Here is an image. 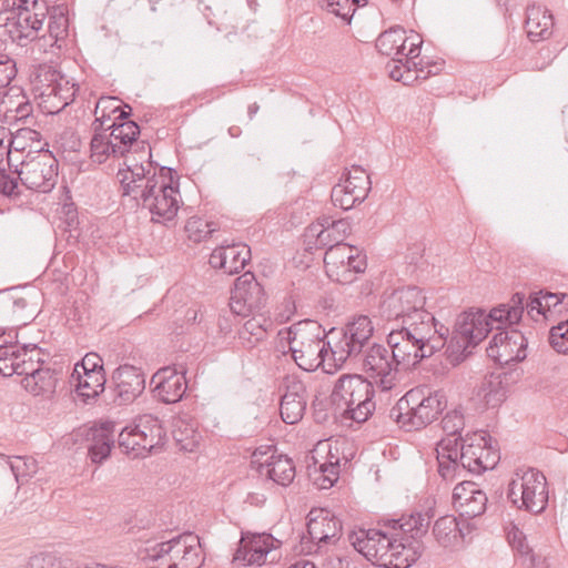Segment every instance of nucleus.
<instances>
[{
    "mask_svg": "<svg viewBox=\"0 0 568 568\" xmlns=\"http://www.w3.org/2000/svg\"><path fill=\"white\" fill-rule=\"evenodd\" d=\"M525 298L524 293L517 292L509 303L499 304L488 313L481 307L460 313L446 348L449 363L456 366L464 362L493 329L498 332L486 348L487 356L499 365L523 362L527 357L528 338L511 326L523 317Z\"/></svg>",
    "mask_w": 568,
    "mask_h": 568,
    "instance_id": "nucleus-1",
    "label": "nucleus"
},
{
    "mask_svg": "<svg viewBox=\"0 0 568 568\" xmlns=\"http://www.w3.org/2000/svg\"><path fill=\"white\" fill-rule=\"evenodd\" d=\"M426 296L415 285L397 287L385 294L379 305L381 315L397 323L387 335L394 356L405 365H418L444 346L447 347L449 328L425 310Z\"/></svg>",
    "mask_w": 568,
    "mask_h": 568,
    "instance_id": "nucleus-2",
    "label": "nucleus"
},
{
    "mask_svg": "<svg viewBox=\"0 0 568 568\" xmlns=\"http://www.w3.org/2000/svg\"><path fill=\"white\" fill-rule=\"evenodd\" d=\"M282 341L288 344L294 362L305 372H314L323 366L327 358L333 359L334 345L322 325L304 320L280 331Z\"/></svg>",
    "mask_w": 568,
    "mask_h": 568,
    "instance_id": "nucleus-3",
    "label": "nucleus"
},
{
    "mask_svg": "<svg viewBox=\"0 0 568 568\" xmlns=\"http://www.w3.org/2000/svg\"><path fill=\"white\" fill-rule=\"evenodd\" d=\"M106 120H111L110 115L104 112L101 116H97L92 122L93 135L90 142L91 158L93 161L102 164L109 158L124 155L130 151L132 145H136L145 153V143L139 141L141 128L136 122H126L113 124V122L104 126Z\"/></svg>",
    "mask_w": 568,
    "mask_h": 568,
    "instance_id": "nucleus-4",
    "label": "nucleus"
},
{
    "mask_svg": "<svg viewBox=\"0 0 568 568\" xmlns=\"http://www.w3.org/2000/svg\"><path fill=\"white\" fill-rule=\"evenodd\" d=\"M179 175L174 169L168 166L154 170L153 176L144 184L141 194L133 199L138 205L148 209L152 214L153 223L173 221L179 211Z\"/></svg>",
    "mask_w": 568,
    "mask_h": 568,
    "instance_id": "nucleus-5",
    "label": "nucleus"
},
{
    "mask_svg": "<svg viewBox=\"0 0 568 568\" xmlns=\"http://www.w3.org/2000/svg\"><path fill=\"white\" fill-rule=\"evenodd\" d=\"M446 400L439 393L424 394V389L412 388L389 409L388 417L406 432L420 430L432 424L444 410Z\"/></svg>",
    "mask_w": 568,
    "mask_h": 568,
    "instance_id": "nucleus-6",
    "label": "nucleus"
},
{
    "mask_svg": "<svg viewBox=\"0 0 568 568\" xmlns=\"http://www.w3.org/2000/svg\"><path fill=\"white\" fill-rule=\"evenodd\" d=\"M374 385L375 383L362 375H343L334 386L332 400L343 402L345 417L362 424L373 415L376 408Z\"/></svg>",
    "mask_w": 568,
    "mask_h": 568,
    "instance_id": "nucleus-7",
    "label": "nucleus"
},
{
    "mask_svg": "<svg viewBox=\"0 0 568 568\" xmlns=\"http://www.w3.org/2000/svg\"><path fill=\"white\" fill-rule=\"evenodd\" d=\"M507 499L520 510L541 514L549 499L545 475L535 468L517 469L508 484Z\"/></svg>",
    "mask_w": 568,
    "mask_h": 568,
    "instance_id": "nucleus-8",
    "label": "nucleus"
},
{
    "mask_svg": "<svg viewBox=\"0 0 568 568\" xmlns=\"http://www.w3.org/2000/svg\"><path fill=\"white\" fill-rule=\"evenodd\" d=\"M166 439V433L158 418L144 416L138 424L122 428L118 436L119 447L134 458L145 457L161 449Z\"/></svg>",
    "mask_w": 568,
    "mask_h": 568,
    "instance_id": "nucleus-9",
    "label": "nucleus"
},
{
    "mask_svg": "<svg viewBox=\"0 0 568 568\" xmlns=\"http://www.w3.org/2000/svg\"><path fill=\"white\" fill-rule=\"evenodd\" d=\"M44 146L48 143L39 146L34 151L30 150L26 159L20 162V170L18 171L19 179L27 189L47 193L50 192L58 178V160Z\"/></svg>",
    "mask_w": 568,
    "mask_h": 568,
    "instance_id": "nucleus-10",
    "label": "nucleus"
},
{
    "mask_svg": "<svg viewBox=\"0 0 568 568\" xmlns=\"http://www.w3.org/2000/svg\"><path fill=\"white\" fill-rule=\"evenodd\" d=\"M374 327L366 315H357L345 327H333L328 335L338 341L334 343L333 362L335 367L342 366L348 358L358 356L373 336Z\"/></svg>",
    "mask_w": 568,
    "mask_h": 568,
    "instance_id": "nucleus-11",
    "label": "nucleus"
},
{
    "mask_svg": "<svg viewBox=\"0 0 568 568\" xmlns=\"http://www.w3.org/2000/svg\"><path fill=\"white\" fill-rule=\"evenodd\" d=\"M342 521L326 508H312L307 515V536L301 540L302 550L318 554L341 537Z\"/></svg>",
    "mask_w": 568,
    "mask_h": 568,
    "instance_id": "nucleus-12",
    "label": "nucleus"
},
{
    "mask_svg": "<svg viewBox=\"0 0 568 568\" xmlns=\"http://www.w3.org/2000/svg\"><path fill=\"white\" fill-rule=\"evenodd\" d=\"M0 12V40L8 37L12 42L23 47L39 37L44 13L30 12L29 9L8 7Z\"/></svg>",
    "mask_w": 568,
    "mask_h": 568,
    "instance_id": "nucleus-13",
    "label": "nucleus"
},
{
    "mask_svg": "<svg viewBox=\"0 0 568 568\" xmlns=\"http://www.w3.org/2000/svg\"><path fill=\"white\" fill-rule=\"evenodd\" d=\"M105 383L103 361L99 354L88 353L74 365L71 386L84 404L94 402L105 390Z\"/></svg>",
    "mask_w": 568,
    "mask_h": 568,
    "instance_id": "nucleus-14",
    "label": "nucleus"
},
{
    "mask_svg": "<svg viewBox=\"0 0 568 568\" xmlns=\"http://www.w3.org/2000/svg\"><path fill=\"white\" fill-rule=\"evenodd\" d=\"M388 349L379 344H373L363 358V368L373 383L382 390H390L395 386L399 369L407 371L417 365H405L394 356V347Z\"/></svg>",
    "mask_w": 568,
    "mask_h": 568,
    "instance_id": "nucleus-15",
    "label": "nucleus"
},
{
    "mask_svg": "<svg viewBox=\"0 0 568 568\" xmlns=\"http://www.w3.org/2000/svg\"><path fill=\"white\" fill-rule=\"evenodd\" d=\"M266 298V293L255 274L244 272L234 281L229 304L230 314L246 317L264 307Z\"/></svg>",
    "mask_w": 568,
    "mask_h": 568,
    "instance_id": "nucleus-16",
    "label": "nucleus"
},
{
    "mask_svg": "<svg viewBox=\"0 0 568 568\" xmlns=\"http://www.w3.org/2000/svg\"><path fill=\"white\" fill-rule=\"evenodd\" d=\"M396 535L389 531L376 528L359 529L349 534V542L354 549L362 554L367 560L374 565L386 568Z\"/></svg>",
    "mask_w": 568,
    "mask_h": 568,
    "instance_id": "nucleus-17",
    "label": "nucleus"
},
{
    "mask_svg": "<svg viewBox=\"0 0 568 568\" xmlns=\"http://www.w3.org/2000/svg\"><path fill=\"white\" fill-rule=\"evenodd\" d=\"M114 386L110 398L118 405H126L139 397L145 388V376L141 368L130 364L120 365L112 374Z\"/></svg>",
    "mask_w": 568,
    "mask_h": 568,
    "instance_id": "nucleus-18",
    "label": "nucleus"
},
{
    "mask_svg": "<svg viewBox=\"0 0 568 568\" xmlns=\"http://www.w3.org/2000/svg\"><path fill=\"white\" fill-rule=\"evenodd\" d=\"M280 541L271 534H245L236 548L233 561L237 567L262 566Z\"/></svg>",
    "mask_w": 568,
    "mask_h": 568,
    "instance_id": "nucleus-19",
    "label": "nucleus"
},
{
    "mask_svg": "<svg viewBox=\"0 0 568 568\" xmlns=\"http://www.w3.org/2000/svg\"><path fill=\"white\" fill-rule=\"evenodd\" d=\"M154 396L164 404L180 402L186 393L187 383L185 371H179L175 366L160 368L151 379Z\"/></svg>",
    "mask_w": 568,
    "mask_h": 568,
    "instance_id": "nucleus-20",
    "label": "nucleus"
},
{
    "mask_svg": "<svg viewBox=\"0 0 568 568\" xmlns=\"http://www.w3.org/2000/svg\"><path fill=\"white\" fill-rule=\"evenodd\" d=\"M186 541H196V535L192 532L182 534L173 537L168 541L156 542L145 547L144 559H149L158 564V568H179L181 555H183Z\"/></svg>",
    "mask_w": 568,
    "mask_h": 568,
    "instance_id": "nucleus-21",
    "label": "nucleus"
},
{
    "mask_svg": "<svg viewBox=\"0 0 568 568\" xmlns=\"http://www.w3.org/2000/svg\"><path fill=\"white\" fill-rule=\"evenodd\" d=\"M251 247L244 243H232L215 247L210 254L209 264L222 270L226 275L240 273L251 261Z\"/></svg>",
    "mask_w": 568,
    "mask_h": 568,
    "instance_id": "nucleus-22",
    "label": "nucleus"
},
{
    "mask_svg": "<svg viewBox=\"0 0 568 568\" xmlns=\"http://www.w3.org/2000/svg\"><path fill=\"white\" fill-rule=\"evenodd\" d=\"M114 427L113 422L103 420L84 429V438L90 443L88 455L92 463L102 464L110 457L114 447Z\"/></svg>",
    "mask_w": 568,
    "mask_h": 568,
    "instance_id": "nucleus-23",
    "label": "nucleus"
},
{
    "mask_svg": "<svg viewBox=\"0 0 568 568\" xmlns=\"http://www.w3.org/2000/svg\"><path fill=\"white\" fill-rule=\"evenodd\" d=\"M159 165L150 156L146 161V165L136 164L133 159L128 160L126 169H120L116 173L119 179L122 195L130 196L139 192L141 194L144 184L153 176L154 170L159 172Z\"/></svg>",
    "mask_w": 568,
    "mask_h": 568,
    "instance_id": "nucleus-24",
    "label": "nucleus"
},
{
    "mask_svg": "<svg viewBox=\"0 0 568 568\" xmlns=\"http://www.w3.org/2000/svg\"><path fill=\"white\" fill-rule=\"evenodd\" d=\"M29 345H19L17 339L2 341L0 344V374L11 376L28 373V363L32 365V356H29Z\"/></svg>",
    "mask_w": 568,
    "mask_h": 568,
    "instance_id": "nucleus-25",
    "label": "nucleus"
},
{
    "mask_svg": "<svg viewBox=\"0 0 568 568\" xmlns=\"http://www.w3.org/2000/svg\"><path fill=\"white\" fill-rule=\"evenodd\" d=\"M251 463L261 476H265L281 486L290 485L295 477L293 460L287 456L276 455L275 452L264 462L253 459Z\"/></svg>",
    "mask_w": 568,
    "mask_h": 568,
    "instance_id": "nucleus-26",
    "label": "nucleus"
},
{
    "mask_svg": "<svg viewBox=\"0 0 568 568\" xmlns=\"http://www.w3.org/2000/svg\"><path fill=\"white\" fill-rule=\"evenodd\" d=\"M307 397L306 387L301 381H294L286 387L281 398V417L286 424L298 423L306 410Z\"/></svg>",
    "mask_w": 568,
    "mask_h": 568,
    "instance_id": "nucleus-27",
    "label": "nucleus"
},
{
    "mask_svg": "<svg viewBox=\"0 0 568 568\" xmlns=\"http://www.w3.org/2000/svg\"><path fill=\"white\" fill-rule=\"evenodd\" d=\"M28 306L27 300L20 295L18 287H9L0 291V324L16 326L26 324L23 315Z\"/></svg>",
    "mask_w": 568,
    "mask_h": 568,
    "instance_id": "nucleus-28",
    "label": "nucleus"
},
{
    "mask_svg": "<svg viewBox=\"0 0 568 568\" xmlns=\"http://www.w3.org/2000/svg\"><path fill=\"white\" fill-rule=\"evenodd\" d=\"M473 529H475L474 524L463 523L453 515H446L435 521L433 535L436 541L446 548L464 539Z\"/></svg>",
    "mask_w": 568,
    "mask_h": 568,
    "instance_id": "nucleus-29",
    "label": "nucleus"
},
{
    "mask_svg": "<svg viewBox=\"0 0 568 568\" xmlns=\"http://www.w3.org/2000/svg\"><path fill=\"white\" fill-rule=\"evenodd\" d=\"M487 438L491 436L485 432L479 430L474 434H467L460 446V464L470 474H483V460L480 454L485 452V444L488 443Z\"/></svg>",
    "mask_w": 568,
    "mask_h": 568,
    "instance_id": "nucleus-30",
    "label": "nucleus"
},
{
    "mask_svg": "<svg viewBox=\"0 0 568 568\" xmlns=\"http://www.w3.org/2000/svg\"><path fill=\"white\" fill-rule=\"evenodd\" d=\"M554 27V16L546 8L530 4L526 9L525 29L530 41L537 42L548 39Z\"/></svg>",
    "mask_w": 568,
    "mask_h": 568,
    "instance_id": "nucleus-31",
    "label": "nucleus"
},
{
    "mask_svg": "<svg viewBox=\"0 0 568 568\" xmlns=\"http://www.w3.org/2000/svg\"><path fill=\"white\" fill-rule=\"evenodd\" d=\"M422 542H414L408 537H396L386 568H408L422 556Z\"/></svg>",
    "mask_w": 568,
    "mask_h": 568,
    "instance_id": "nucleus-32",
    "label": "nucleus"
},
{
    "mask_svg": "<svg viewBox=\"0 0 568 568\" xmlns=\"http://www.w3.org/2000/svg\"><path fill=\"white\" fill-rule=\"evenodd\" d=\"M356 250H358L356 246L345 243L344 241H336V243L326 250L324 265L329 278L345 274L343 264L346 260L352 257V252Z\"/></svg>",
    "mask_w": 568,
    "mask_h": 568,
    "instance_id": "nucleus-33",
    "label": "nucleus"
},
{
    "mask_svg": "<svg viewBox=\"0 0 568 568\" xmlns=\"http://www.w3.org/2000/svg\"><path fill=\"white\" fill-rule=\"evenodd\" d=\"M410 38L406 37L404 28L396 26L382 32L376 40V49L383 55H398V48L403 47Z\"/></svg>",
    "mask_w": 568,
    "mask_h": 568,
    "instance_id": "nucleus-34",
    "label": "nucleus"
},
{
    "mask_svg": "<svg viewBox=\"0 0 568 568\" xmlns=\"http://www.w3.org/2000/svg\"><path fill=\"white\" fill-rule=\"evenodd\" d=\"M508 375V373H504V377H501V374H491L488 378H485L483 390L485 392L484 398L488 406L497 407L505 400Z\"/></svg>",
    "mask_w": 568,
    "mask_h": 568,
    "instance_id": "nucleus-35",
    "label": "nucleus"
},
{
    "mask_svg": "<svg viewBox=\"0 0 568 568\" xmlns=\"http://www.w3.org/2000/svg\"><path fill=\"white\" fill-rule=\"evenodd\" d=\"M345 274L343 276H333V281H336L339 284H352L357 280L359 274L365 273L367 268V256L365 253L356 250L352 252V257L344 262Z\"/></svg>",
    "mask_w": 568,
    "mask_h": 568,
    "instance_id": "nucleus-36",
    "label": "nucleus"
},
{
    "mask_svg": "<svg viewBox=\"0 0 568 568\" xmlns=\"http://www.w3.org/2000/svg\"><path fill=\"white\" fill-rule=\"evenodd\" d=\"M339 182L349 185V190L357 193V196H361L359 194L367 196L372 189L369 175L358 165H353L352 169L347 171V174L342 176Z\"/></svg>",
    "mask_w": 568,
    "mask_h": 568,
    "instance_id": "nucleus-37",
    "label": "nucleus"
},
{
    "mask_svg": "<svg viewBox=\"0 0 568 568\" xmlns=\"http://www.w3.org/2000/svg\"><path fill=\"white\" fill-rule=\"evenodd\" d=\"M488 497L486 493H478L477 497L459 503L455 510L459 514L463 523H470L469 520L481 516L487 509Z\"/></svg>",
    "mask_w": 568,
    "mask_h": 568,
    "instance_id": "nucleus-38",
    "label": "nucleus"
},
{
    "mask_svg": "<svg viewBox=\"0 0 568 568\" xmlns=\"http://www.w3.org/2000/svg\"><path fill=\"white\" fill-rule=\"evenodd\" d=\"M352 190H349V185H345V183L338 182L333 186L331 192V199L335 206H339L343 210H351L356 204L362 203L367 196L359 194L356 195Z\"/></svg>",
    "mask_w": 568,
    "mask_h": 568,
    "instance_id": "nucleus-39",
    "label": "nucleus"
},
{
    "mask_svg": "<svg viewBox=\"0 0 568 568\" xmlns=\"http://www.w3.org/2000/svg\"><path fill=\"white\" fill-rule=\"evenodd\" d=\"M7 464L20 485H23L38 469L37 462L32 457L14 456L13 459L8 458Z\"/></svg>",
    "mask_w": 568,
    "mask_h": 568,
    "instance_id": "nucleus-40",
    "label": "nucleus"
},
{
    "mask_svg": "<svg viewBox=\"0 0 568 568\" xmlns=\"http://www.w3.org/2000/svg\"><path fill=\"white\" fill-rule=\"evenodd\" d=\"M26 375L32 377L34 382L32 390L36 395L52 393L55 388L57 379L49 368H28V373Z\"/></svg>",
    "mask_w": 568,
    "mask_h": 568,
    "instance_id": "nucleus-41",
    "label": "nucleus"
},
{
    "mask_svg": "<svg viewBox=\"0 0 568 568\" xmlns=\"http://www.w3.org/2000/svg\"><path fill=\"white\" fill-rule=\"evenodd\" d=\"M548 342L557 353L568 354V318L550 328Z\"/></svg>",
    "mask_w": 568,
    "mask_h": 568,
    "instance_id": "nucleus-42",
    "label": "nucleus"
},
{
    "mask_svg": "<svg viewBox=\"0 0 568 568\" xmlns=\"http://www.w3.org/2000/svg\"><path fill=\"white\" fill-rule=\"evenodd\" d=\"M185 546L187 549H184L183 555H181V560H179V568H200L204 561V557L200 546V539L196 536V541H186Z\"/></svg>",
    "mask_w": 568,
    "mask_h": 568,
    "instance_id": "nucleus-43",
    "label": "nucleus"
},
{
    "mask_svg": "<svg viewBox=\"0 0 568 568\" xmlns=\"http://www.w3.org/2000/svg\"><path fill=\"white\" fill-rule=\"evenodd\" d=\"M541 291L546 315L554 313L560 314L568 311V293H551L547 290Z\"/></svg>",
    "mask_w": 568,
    "mask_h": 568,
    "instance_id": "nucleus-44",
    "label": "nucleus"
},
{
    "mask_svg": "<svg viewBox=\"0 0 568 568\" xmlns=\"http://www.w3.org/2000/svg\"><path fill=\"white\" fill-rule=\"evenodd\" d=\"M464 439L462 436H447V438H443L437 444L436 457L459 459L460 446Z\"/></svg>",
    "mask_w": 568,
    "mask_h": 568,
    "instance_id": "nucleus-45",
    "label": "nucleus"
},
{
    "mask_svg": "<svg viewBox=\"0 0 568 568\" xmlns=\"http://www.w3.org/2000/svg\"><path fill=\"white\" fill-rule=\"evenodd\" d=\"M438 464V474L444 480H454L462 476V473L467 471L460 464V458H442L436 457Z\"/></svg>",
    "mask_w": 568,
    "mask_h": 568,
    "instance_id": "nucleus-46",
    "label": "nucleus"
},
{
    "mask_svg": "<svg viewBox=\"0 0 568 568\" xmlns=\"http://www.w3.org/2000/svg\"><path fill=\"white\" fill-rule=\"evenodd\" d=\"M478 493H484L480 488H478L477 484L471 480H463L457 484L453 491V506L456 508L459 506V503H465L467 500L473 499V497H477Z\"/></svg>",
    "mask_w": 568,
    "mask_h": 568,
    "instance_id": "nucleus-47",
    "label": "nucleus"
},
{
    "mask_svg": "<svg viewBox=\"0 0 568 568\" xmlns=\"http://www.w3.org/2000/svg\"><path fill=\"white\" fill-rule=\"evenodd\" d=\"M464 426V415L458 409L448 412L442 419V428L447 436H460Z\"/></svg>",
    "mask_w": 568,
    "mask_h": 568,
    "instance_id": "nucleus-48",
    "label": "nucleus"
},
{
    "mask_svg": "<svg viewBox=\"0 0 568 568\" xmlns=\"http://www.w3.org/2000/svg\"><path fill=\"white\" fill-rule=\"evenodd\" d=\"M487 440H488V443H484L485 452H483V454H480V459L483 460V465H479V466L483 467V473L488 469H494L500 459L497 440L494 439L493 437L487 438Z\"/></svg>",
    "mask_w": 568,
    "mask_h": 568,
    "instance_id": "nucleus-49",
    "label": "nucleus"
},
{
    "mask_svg": "<svg viewBox=\"0 0 568 568\" xmlns=\"http://www.w3.org/2000/svg\"><path fill=\"white\" fill-rule=\"evenodd\" d=\"M48 33L55 41L68 36V18L63 13L50 14Z\"/></svg>",
    "mask_w": 568,
    "mask_h": 568,
    "instance_id": "nucleus-50",
    "label": "nucleus"
},
{
    "mask_svg": "<svg viewBox=\"0 0 568 568\" xmlns=\"http://www.w3.org/2000/svg\"><path fill=\"white\" fill-rule=\"evenodd\" d=\"M17 75V67L13 59L0 55V89L7 88Z\"/></svg>",
    "mask_w": 568,
    "mask_h": 568,
    "instance_id": "nucleus-51",
    "label": "nucleus"
},
{
    "mask_svg": "<svg viewBox=\"0 0 568 568\" xmlns=\"http://www.w3.org/2000/svg\"><path fill=\"white\" fill-rule=\"evenodd\" d=\"M528 315L536 320V316L542 315L545 318H548L546 315V310L544 307V296L542 291L534 292L529 295V301L526 305Z\"/></svg>",
    "mask_w": 568,
    "mask_h": 568,
    "instance_id": "nucleus-52",
    "label": "nucleus"
},
{
    "mask_svg": "<svg viewBox=\"0 0 568 568\" xmlns=\"http://www.w3.org/2000/svg\"><path fill=\"white\" fill-rule=\"evenodd\" d=\"M0 193L9 197L19 195L18 180L3 169H0Z\"/></svg>",
    "mask_w": 568,
    "mask_h": 568,
    "instance_id": "nucleus-53",
    "label": "nucleus"
},
{
    "mask_svg": "<svg viewBox=\"0 0 568 568\" xmlns=\"http://www.w3.org/2000/svg\"><path fill=\"white\" fill-rule=\"evenodd\" d=\"M410 520L414 521L415 532H414V542H420L418 539H420L423 536L426 535L428 531L432 517L428 514H410Z\"/></svg>",
    "mask_w": 568,
    "mask_h": 568,
    "instance_id": "nucleus-54",
    "label": "nucleus"
},
{
    "mask_svg": "<svg viewBox=\"0 0 568 568\" xmlns=\"http://www.w3.org/2000/svg\"><path fill=\"white\" fill-rule=\"evenodd\" d=\"M7 7L17 9H29L30 12H48V6L41 0H6Z\"/></svg>",
    "mask_w": 568,
    "mask_h": 568,
    "instance_id": "nucleus-55",
    "label": "nucleus"
},
{
    "mask_svg": "<svg viewBox=\"0 0 568 568\" xmlns=\"http://www.w3.org/2000/svg\"><path fill=\"white\" fill-rule=\"evenodd\" d=\"M508 537L513 549L520 554L524 558V564H526L527 557L532 552V549L526 542V537L518 529Z\"/></svg>",
    "mask_w": 568,
    "mask_h": 568,
    "instance_id": "nucleus-56",
    "label": "nucleus"
},
{
    "mask_svg": "<svg viewBox=\"0 0 568 568\" xmlns=\"http://www.w3.org/2000/svg\"><path fill=\"white\" fill-rule=\"evenodd\" d=\"M142 141L146 145L145 153H143L142 150L140 148H138L136 145H132L131 150L125 152V154L121 156V158H124L125 166H126L128 160H130V159H133L138 165L139 164L146 165V161L149 160V154H150V158L152 159L151 148H150L149 143L144 140H142Z\"/></svg>",
    "mask_w": 568,
    "mask_h": 568,
    "instance_id": "nucleus-57",
    "label": "nucleus"
},
{
    "mask_svg": "<svg viewBox=\"0 0 568 568\" xmlns=\"http://www.w3.org/2000/svg\"><path fill=\"white\" fill-rule=\"evenodd\" d=\"M326 554V557L318 564V568H354L351 567V561L341 556L339 554Z\"/></svg>",
    "mask_w": 568,
    "mask_h": 568,
    "instance_id": "nucleus-58",
    "label": "nucleus"
},
{
    "mask_svg": "<svg viewBox=\"0 0 568 568\" xmlns=\"http://www.w3.org/2000/svg\"><path fill=\"white\" fill-rule=\"evenodd\" d=\"M336 241H343V240L338 239L336 235H334L333 232H331V230L328 229V226L324 225L320 230V232L316 233V240L313 242V244L320 248H323L326 246L328 248L331 245L336 243Z\"/></svg>",
    "mask_w": 568,
    "mask_h": 568,
    "instance_id": "nucleus-59",
    "label": "nucleus"
},
{
    "mask_svg": "<svg viewBox=\"0 0 568 568\" xmlns=\"http://www.w3.org/2000/svg\"><path fill=\"white\" fill-rule=\"evenodd\" d=\"M320 470L324 475V481H327V487H332L334 481H336L338 471H339V464L338 462L335 463H323L320 465ZM324 488H326V485H323Z\"/></svg>",
    "mask_w": 568,
    "mask_h": 568,
    "instance_id": "nucleus-60",
    "label": "nucleus"
},
{
    "mask_svg": "<svg viewBox=\"0 0 568 568\" xmlns=\"http://www.w3.org/2000/svg\"><path fill=\"white\" fill-rule=\"evenodd\" d=\"M27 148V143L23 141L22 138H20L19 133L16 131L14 134L11 133V135L8 138L7 143V155H8V162L11 164L12 162V152H21Z\"/></svg>",
    "mask_w": 568,
    "mask_h": 568,
    "instance_id": "nucleus-61",
    "label": "nucleus"
},
{
    "mask_svg": "<svg viewBox=\"0 0 568 568\" xmlns=\"http://www.w3.org/2000/svg\"><path fill=\"white\" fill-rule=\"evenodd\" d=\"M265 332L266 331L263 328V326L257 321L252 318L244 323L243 331L241 332V337L244 338V335L248 334L251 336H254L256 341H260L263 338Z\"/></svg>",
    "mask_w": 568,
    "mask_h": 568,
    "instance_id": "nucleus-62",
    "label": "nucleus"
},
{
    "mask_svg": "<svg viewBox=\"0 0 568 568\" xmlns=\"http://www.w3.org/2000/svg\"><path fill=\"white\" fill-rule=\"evenodd\" d=\"M261 161V156L257 152H251L243 155L240 160V169L243 172L254 171Z\"/></svg>",
    "mask_w": 568,
    "mask_h": 568,
    "instance_id": "nucleus-63",
    "label": "nucleus"
},
{
    "mask_svg": "<svg viewBox=\"0 0 568 568\" xmlns=\"http://www.w3.org/2000/svg\"><path fill=\"white\" fill-rule=\"evenodd\" d=\"M400 526H399V532L396 534L397 537H408V539H410L412 541H414V532H415V527L414 526V521L410 520V515L409 516H402L400 518Z\"/></svg>",
    "mask_w": 568,
    "mask_h": 568,
    "instance_id": "nucleus-64",
    "label": "nucleus"
}]
</instances>
